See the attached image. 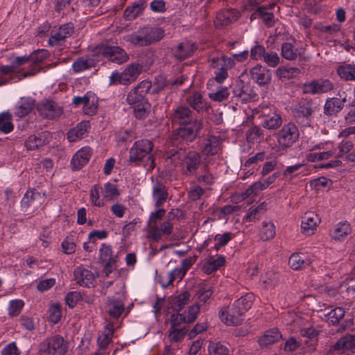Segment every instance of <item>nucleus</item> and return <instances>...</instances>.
<instances>
[{
	"label": "nucleus",
	"mask_w": 355,
	"mask_h": 355,
	"mask_svg": "<svg viewBox=\"0 0 355 355\" xmlns=\"http://www.w3.org/2000/svg\"><path fill=\"white\" fill-rule=\"evenodd\" d=\"M166 159H170L175 166H179L181 173L187 177L197 175L198 171L202 166L199 153L182 148H173L169 150L166 154Z\"/></svg>",
	"instance_id": "nucleus-1"
},
{
	"label": "nucleus",
	"mask_w": 355,
	"mask_h": 355,
	"mask_svg": "<svg viewBox=\"0 0 355 355\" xmlns=\"http://www.w3.org/2000/svg\"><path fill=\"white\" fill-rule=\"evenodd\" d=\"M153 146V143L148 139H141L135 141L129 151L130 162L139 165L147 157V160L144 165L149 170L153 169L155 163L153 156L150 154Z\"/></svg>",
	"instance_id": "nucleus-2"
},
{
	"label": "nucleus",
	"mask_w": 355,
	"mask_h": 355,
	"mask_svg": "<svg viewBox=\"0 0 355 355\" xmlns=\"http://www.w3.org/2000/svg\"><path fill=\"white\" fill-rule=\"evenodd\" d=\"M68 349V343L60 335L47 338L39 345V355H64Z\"/></svg>",
	"instance_id": "nucleus-3"
},
{
	"label": "nucleus",
	"mask_w": 355,
	"mask_h": 355,
	"mask_svg": "<svg viewBox=\"0 0 355 355\" xmlns=\"http://www.w3.org/2000/svg\"><path fill=\"white\" fill-rule=\"evenodd\" d=\"M209 62L215 69V80L218 83H222L227 78V71L235 65L234 60L225 55L209 58Z\"/></svg>",
	"instance_id": "nucleus-4"
},
{
	"label": "nucleus",
	"mask_w": 355,
	"mask_h": 355,
	"mask_svg": "<svg viewBox=\"0 0 355 355\" xmlns=\"http://www.w3.org/2000/svg\"><path fill=\"white\" fill-rule=\"evenodd\" d=\"M200 312L198 304L189 306L183 313H173L170 318L171 329H188L187 324L194 322Z\"/></svg>",
	"instance_id": "nucleus-5"
},
{
	"label": "nucleus",
	"mask_w": 355,
	"mask_h": 355,
	"mask_svg": "<svg viewBox=\"0 0 355 355\" xmlns=\"http://www.w3.org/2000/svg\"><path fill=\"white\" fill-rule=\"evenodd\" d=\"M202 122L200 119H195L187 125H181L174 132L175 139H181L186 142L193 141L199 135L202 129Z\"/></svg>",
	"instance_id": "nucleus-6"
},
{
	"label": "nucleus",
	"mask_w": 355,
	"mask_h": 355,
	"mask_svg": "<svg viewBox=\"0 0 355 355\" xmlns=\"http://www.w3.org/2000/svg\"><path fill=\"white\" fill-rule=\"evenodd\" d=\"M299 137L297 126L291 123L284 125L277 133L279 148L284 150L291 146Z\"/></svg>",
	"instance_id": "nucleus-7"
},
{
	"label": "nucleus",
	"mask_w": 355,
	"mask_h": 355,
	"mask_svg": "<svg viewBox=\"0 0 355 355\" xmlns=\"http://www.w3.org/2000/svg\"><path fill=\"white\" fill-rule=\"evenodd\" d=\"M334 89L333 83L329 79H316L304 83L302 90L306 94H321L327 93Z\"/></svg>",
	"instance_id": "nucleus-8"
},
{
	"label": "nucleus",
	"mask_w": 355,
	"mask_h": 355,
	"mask_svg": "<svg viewBox=\"0 0 355 355\" xmlns=\"http://www.w3.org/2000/svg\"><path fill=\"white\" fill-rule=\"evenodd\" d=\"M151 83L144 80L133 87L127 94L126 102L131 106L141 103L146 100L145 94L151 88Z\"/></svg>",
	"instance_id": "nucleus-9"
},
{
	"label": "nucleus",
	"mask_w": 355,
	"mask_h": 355,
	"mask_svg": "<svg viewBox=\"0 0 355 355\" xmlns=\"http://www.w3.org/2000/svg\"><path fill=\"white\" fill-rule=\"evenodd\" d=\"M243 313L234 304L220 310V318L227 325H239L243 320Z\"/></svg>",
	"instance_id": "nucleus-10"
},
{
	"label": "nucleus",
	"mask_w": 355,
	"mask_h": 355,
	"mask_svg": "<svg viewBox=\"0 0 355 355\" xmlns=\"http://www.w3.org/2000/svg\"><path fill=\"white\" fill-rule=\"evenodd\" d=\"M74 31L72 23H67L62 25L58 28L52 30L49 43L51 46L61 45L65 42L66 38L69 37Z\"/></svg>",
	"instance_id": "nucleus-11"
},
{
	"label": "nucleus",
	"mask_w": 355,
	"mask_h": 355,
	"mask_svg": "<svg viewBox=\"0 0 355 355\" xmlns=\"http://www.w3.org/2000/svg\"><path fill=\"white\" fill-rule=\"evenodd\" d=\"M101 53L109 60L116 64L125 62L129 58L126 52L117 46H102Z\"/></svg>",
	"instance_id": "nucleus-12"
},
{
	"label": "nucleus",
	"mask_w": 355,
	"mask_h": 355,
	"mask_svg": "<svg viewBox=\"0 0 355 355\" xmlns=\"http://www.w3.org/2000/svg\"><path fill=\"white\" fill-rule=\"evenodd\" d=\"M195 119L193 116V112L189 107L184 105L178 106L171 115L173 125H187Z\"/></svg>",
	"instance_id": "nucleus-13"
},
{
	"label": "nucleus",
	"mask_w": 355,
	"mask_h": 355,
	"mask_svg": "<svg viewBox=\"0 0 355 355\" xmlns=\"http://www.w3.org/2000/svg\"><path fill=\"white\" fill-rule=\"evenodd\" d=\"M37 111L43 117L53 119L62 114V109L52 101L41 102L37 107Z\"/></svg>",
	"instance_id": "nucleus-14"
},
{
	"label": "nucleus",
	"mask_w": 355,
	"mask_h": 355,
	"mask_svg": "<svg viewBox=\"0 0 355 355\" xmlns=\"http://www.w3.org/2000/svg\"><path fill=\"white\" fill-rule=\"evenodd\" d=\"M143 67L139 63L129 64L122 73H120L119 83L128 85L135 82L142 71Z\"/></svg>",
	"instance_id": "nucleus-15"
},
{
	"label": "nucleus",
	"mask_w": 355,
	"mask_h": 355,
	"mask_svg": "<svg viewBox=\"0 0 355 355\" xmlns=\"http://www.w3.org/2000/svg\"><path fill=\"white\" fill-rule=\"evenodd\" d=\"M41 198L40 193L35 189L28 190L21 201V207L26 212L31 213L40 205L39 200Z\"/></svg>",
	"instance_id": "nucleus-16"
},
{
	"label": "nucleus",
	"mask_w": 355,
	"mask_h": 355,
	"mask_svg": "<svg viewBox=\"0 0 355 355\" xmlns=\"http://www.w3.org/2000/svg\"><path fill=\"white\" fill-rule=\"evenodd\" d=\"M251 78L259 85H268L271 80V73L266 67L261 64H257L250 71Z\"/></svg>",
	"instance_id": "nucleus-17"
},
{
	"label": "nucleus",
	"mask_w": 355,
	"mask_h": 355,
	"mask_svg": "<svg viewBox=\"0 0 355 355\" xmlns=\"http://www.w3.org/2000/svg\"><path fill=\"white\" fill-rule=\"evenodd\" d=\"M74 279L78 284L84 287H90L94 286L95 277L94 274L88 269L79 266L73 271Z\"/></svg>",
	"instance_id": "nucleus-18"
},
{
	"label": "nucleus",
	"mask_w": 355,
	"mask_h": 355,
	"mask_svg": "<svg viewBox=\"0 0 355 355\" xmlns=\"http://www.w3.org/2000/svg\"><path fill=\"white\" fill-rule=\"evenodd\" d=\"M105 311L112 318L118 319L125 311L124 303L118 298H108L105 303Z\"/></svg>",
	"instance_id": "nucleus-19"
},
{
	"label": "nucleus",
	"mask_w": 355,
	"mask_h": 355,
	"mask_svg": "<svg viewBox=\"0 0 355 355\" xmlns=\"http://www.w3.org/2000/svg\"><path fill=\"white\" fill-rule=\"evenodd\" d=\"M152 196L155 200L156 207H161L168 199V189L165 184L159 180H156L153 183Z\"/></svg>",
	"instance_id": "nucleus-20"
},
{
	"label": "nucleus",
	"mask_w": 355,
	"mask_h": 355,
	"mask_svg": "<svg viewBox=\"0 0 355 355\" xmlns=\"http://www.w3.org/2000/svg\"><path fill=\"white\" fill-rule=\"evenodd\" d=\"M187 103L196 112H205L209 109V105L203 95L200 92H196L187 97Z\"/></svg>",
	"instance_id": "nucleus-21"
},
{
	"label": "nucleus",
	"mask_w": 355,
	"mask_h": 355,
	"mask_svg": "<svg viewBox=\"0 0 355 355\" xmlns=\"http://www.w3.org/2000/svg\"><path fill=\"white\" fill-rule=\"evenodd\" d=\"M140 29L146 46L159 41L164 37V31L161 28L145 26Z\"/></svg>",
	"instance_id": "nucleus-22"
},
{
	"label": "nucleus",
	"mask_w": 355,
	"mask_h": 355,
	"mask_svg": "<svg viewBox=\"0 0 355 355\" xmlns=\"http://www.w3.org/2000/svg\"><path fill=\"white\" fill-rule=\"evenodd\" d=\"M240 17V13L235 9H227L218 13L216 26L223 27L228 26L236 21Z\"/></svg>",
	"instance_id": "nucleus-23"
},
{
	"label": "nucleus",
	"mask_w": 355,
	"mask_h": 355,
	"mask_svg": "<svg viewBox=\"0 0 355 355\" xmlns=\"http://www.w3.org/2000/svg\"><path fill=\"white\" fill-rule=\"evenodd\" d=\"M35 105V101L31 97H22L15 107V114L18 117H24L30 114Z\"/></svg>",
	"instance_id": "nucleus-24"
},
{
	"label": "nucleus",
	"mask_w": 355,
	"mask_h": 355,
	"mask_svg": "<svg viewBox=\"0 0 355 355\" xmlns=\"http://www.w3.org/2000/svg\"><path fill=\"white\" fill-rule=\"evenodd\" d=\"M91 157L90 148H82L78 150L72 157L71 166L73 170H80L89 161Z\"/></svg>",
	"instance_id": "nucleus-25"
},
{
	"label": "nucleus",
	"mask_w": 355,
	"mask_h": 355,
	"mask_svg": "<svg viewBox=\"0 0 355 355\" xmlns=\"http://www.w3.org/2000/svg\"><path fill=\"white\" fill-rule=\"evenodd\" d=\"M196 49V47L194 43L185 42L179 44L176 49L173 50V53L176 59L182 60L190 57Z\"/></svg>",
	"instance_id": "nucleus-26"
},
{
	"label": "nucleus",
	"mask_w": 355,
	"mask_h": 355,
	"mask_svg": "<svg viewBox=\"0 0 355 355\" xmlns=\"http://www.w3.org/2000/svg\"><path fill=\"white\" fill-rule=\"evenodd\" d=\"M346 98L339 99L338 98H328L324 106V113L327 115H336L344 107Z\"/></svg>",
	"instance_id": "nucleus-27"
},
{
	"label": "nucleus",
	"mask_w": 355,
	"mask_h": 355,
	"mask_svg": "<svg viewBox=\"0 0 355 355\" xmlns=\"http://www.w3.org/2000/svg\"><path fill=\"white\" fill-rule=\"evenodd\" d=\"M319 221L318 216L313 213H306L302 218L301 228L303 233L311 235Z\"/></svg>",
	"instance_id": "nucleus-28"
},
{
	"label": "nucleus",
	"mask_w": 355,
	"mask_h": 355,
	"mask_svg": "<svg viewBox=\"0 0 355 355\" xmlns=\"http://www.w3.org/2000/svg\"><path fill=\"white\" fill-rule=\"evenodd\" d=\"M220 139L216 136H209L204 139L202 151V153L209 156L213 155L218 153L219 150Z\"/></svg>",
	"instance_id": "nucleus-29"
},
{
	"label": "nucleus",
	"mask_w": 355,
	"mask_h": 355,
	"mask_svg": "<svg viewBox=\"0 0 355 355\" xmlns=\"http://www.w3.org/2000/svg\"><path fill=\"white\" fill-rule=\"evenodd\" d=\"M48 132L39 133L37 135H32L25 142V146L28 150H33L44 146L46 141Z\"/></svg>",
	"instance_id": "nucleus-30"
},
{
	"label": "nucleus",
	"mask_w": 355,
	"mask_h": 355,
	"mask_svg": "<svg viewBox=\"0 0 355 355\" xmlns=\"http://www.w3.org/2000/svg\"><path fill=\"white\" fill-rule=\"evenodd\" d=\"M282 337L281 333L277 329H272L266 331L259 339V345L266 347L278 341Z\"/></svg>",
	"instance_id": "nucleus-31"
},
{
	"label": "nucleus",
	"mask_w": 355,
	"mask_h": 355,
	"mask_svg": "<svg viewBox=\"0 0 355 355\" xmlns=\"http://www.w3.org/2000/svg\"><path fill=\"white\" fill-rule=\"evenodd\" d=\"M288 264L293 270H302L309 266L311 261L309 259L304 258L300 254L295 253L290 257Z\"/></svg>",
	"instance_id": "nucleus-32"
},
{
	"label": "nucleus",
	"mask_w": 355,
	"mask_h": 355,
	"mask_svg": "<svg viewBox=\"0 0 355 355\" xmlns=\"http://www.w3.org/2000/svg\"><path fill=\"white\" fill-rule=\"evenodd\" d=\"M144 3L141 1L128 6L124 11L123 17L125 20L131 21L137 17L144 10Z\"/></svg>",
	"instance_id": "nucleus-33"
},
{
	"label": "nucleus",
	"mask_w": 355,
	"mask_h": 355,
	"mask_svg": "<svg viewBox=\"0 0 355 355\" xmlns=\"http://www.w3.org/2000/svg\"><path fill=\"white\" fill-rule=\"evenodd\" d=\"M335 350H345L355 348V334H347L340 338L334 345Z\"/></svg>",
	"instance_id": "nucleus-34"
},
{
	"label": "nucleus",
	"mask_w": 355,
	"mask_h": 355,
	"mask_svg": "<svg viewBox=\"0 0 355 355\" xmlns=\"http://www.w3.org/2000/svg\"><path fill=\"white\" fill-rule=\"evenodd\" d=\"M351 233V227L347 222L339 223L331 232L332 238L336 241H341L344 237Z\"/></svg>",
	"instance_id": "nucleus-35"
},
{
	"label": "nucleus",
	"mask_w": 355,
	"mask_h": 355,
	"mask_svg": "<svg viewBox=\"0 0 355 355\" xmlns=\"http://www.w3.org/2000/svg\"><path fill=\"white\" fill-rule=\"evenodd\" d=\"M87 123H80L75 128L71 129L67 133L69 141L73 142L82 139L87 132Z\"/></svg>",
	"instance_id": "nucleus-36"
},
{
	"label": "nucleus",
	"mask_w": 355,
	"mask_h": 355,
	"mask_svg": "<svg viewBox=\"0 0 355 355\" xmlns=\"http://www.w3.org/2000/svg\"><path fill=\"white\" fill-rule=\"evenodd\" d=\"M98 107V98L92 94L87 93L83 105V112L87 115H94Z\"/></svg>",
	"instance_id": "nucleus-37"
},
{
	"label": "nucleus",
	"mask_w": 355,
	"mask_h": 355,
	"mask_svg": "<svg viewBox=\"0 0 355 355\" xmlns=\"http://www.w3.org/2000/svg\"><path fill=\"white\" fill-rule=\"evenodd\" d=\"M282 123V119L279 114L272 112L268 117L262 120L261 125L268 130H275L278 128Z\"/></svg>",
	"instance_id": "nucleus-38"
},
{
	"label": "nucleus",
	"mask_w": 355,
	"mask_h": 355,
	"mask_svg": "<svg viewBox=\"0 0 355 355\" xmlns=\"http://www.w3.org/2000/svg\"><path fill=\"white\" fill-rule=\"evenodd\" d=\"M190 293L188 291H184L178 295L175 296L172 302V307L174 311L179 312L185 305L189 304L190 301Z\"/></svg>",
	"instance_id": "nucleus-39"
},
{
	"label": "nucleus",
	"mask_w": 355,
	"mask_h": 355,
	"mask_svg": "<svg viewBox=\"0 0 355 355\" xmlns=\"http://www.w3.org/2000/svg\"><path fill=\"white\" fill-rule=\"evenodd\" d=\"M12 114L8 112L0 113V131L7 134L12 131Z\"/></svg>",
	"instance_id": "nucleus-40"
},
{
	"label": "nucleus",
	"mask_w": 355,
	"mask_h": 355,
	"mask_svg": "<svg viewBox=\"0 0 355 355\" xmlns=\"http://www.w3.org/2000/svg\"><path fill=\"white\" fill-rule=\"evenodd\" d=\"M339 76L345 80H355V64H345L337 69Z\"/></svg>",
	"instance_id": "nucleus-41"
},
{
	"label": "nucleus",
	"mask_w": 355,
	"mask_h": 355,
	"mask_svg": "<svg viewBox=\"0 0 355 355\" xmlns=\"http://www.w3.org/2000/svg\"><path fill=\"white\" fill-rule=\"evenodd\" d=\"M107 332L103 333L98 338V344L99 349L105 351L106 347L110 344L112 340L113 334V325L112 323H108L106 326Z\"/></svg>",
	"instance_id": "nucleus-42"
},
{
	"label": "nucleus",
	"mask_w": 355,
	"mask_h": 355,
	"mask_svg": "<svg viewBox=\"0 0 355 355\" xmlns=\"http://www.w3.org/2000/svg\"><path fill=\"white\" fill-rule=\"evenodd\" d=\"M225 263V257L218 256L216 259L211 258L207 261V265L204 267L205 273L209 275L216 271L220 267Z\"/></svg>",
	"instance_id": "nucleus-43"
},
{
	"label": "nucleus",
	"mask_w": 355,
	"mask_h": 355,
	"mask_svg": "<svg viewBox=\"0 0 355 355\" xmlns=\"http://www.w3.org/2000/svg\"><path fill=\"white\" fill-rule=\"evenodd\" d=\"M202 170L201 173L195 175L198 182L200 184H203L205 185H211L214 182V177L212 174L209 172L208 166L207 164H203L202 167L200 168Z\"/></svg>",
	"instance_id": "nucleus-44"
},
{
	"label": "nucleus",
	"mask_w": 355,
	"mask_h": 355,
	"mask_svg": "<svg viewBox=\"0 0 355 355\" xmlns=\"http://www.w3.org/2000/svg\"><path fill=\"white\" fill-rule=\"evenodd\" d=\"M253 295L248 293L236 300L234 304L245 313L251 307Z\"/></svg>",
	"instance_id": "nucleus-45"
},
{
	"label": "nucleus",
	"mask_w": 355,
	"mask_h": 355,
	"mask_svg": "<svg viewBox=\"0 0 355 355\" xmlns=\"http://www.w3.org/2000/svg\"><path fill=\"white\" fill-rule=\"evenodd\" d=\"M247 139L250 142L261 141L263 139V131L258 126L254 125L246 132Z\"/></svg>",
	"instance_id": "nucleus-46"
},
{
	"label": "nucleus",
	"mask_w": 355,
	"mask_h": 355,
	"mask_svg": "<svg viewBox=\"0 0 355 355\" xmlns=\"http://www.w3.org/2000/svg\"><path fill=\"white\" fill-rule=\"evenodd\" d=\"M276 73L280 78L291 79L298 75L300 70L297 67H279L277 69Z\"/></svg>",
	"instance_id": "nucleus-47"
},
{
	"label": "nucleus",
	"mask_w": 355,
	"mask_h": 355,
	"mask_svg": "<svg viewBox=\"0 0 355 355\" xmlns=\"http://www.w3.org/2000/svg\"><path fill=\"white\" fill-rule=\"evenodd\" d=\"M275 235V227L272 223L263 222L261 232V239L266 241L272 239Z\"/></svg>",
	"instance_id": "nucleus-48"
},
{
	"label": "nucleus",
	"mask_w": 355,
	"mask_h": 355,
	"mask_svg": "<svg viewBox=\"0 0 355 355\" xmlns=\"http://www.w3.org/2000/svg\"><path fill=\"white\" fill-rule=\"evenodd\" d=\"M124 39L126 42H130L133 45L140 46H146L140 28L137 31L126 35Z\"/></svg>",
	"instance_id": "nucleus-49"
},
{
	"label": "nucleus",
	"mask_w": 355,
	"mask_h": 355,
	"mask_svg": "<svg viewBox=\"0 0 355 355\" xmlns=\"http://www.w3.org/2000/svg\"><path fill=\"white\" fill-rule=\"evenodd\" d=\"M99 259L102 263L116 262V259L112 255L111 247L106 244H103L100 249Z\"/></svg>",
	"instance_id": "nucleus-50"
},
{
	"label": "nucleus",
	"mask_w": 355,
	"mask_h": 355,
	"mask_svg": "<svg viewBox=\"0 0 355 355\" xmlns=\"http://www.w3.org/2000/svg\"><path fill=\"white\" fill-rule=\"evenodd\" d=\"M101 187L99 184L94 185L89 191L90 201L92 204L96 207H103L104 202L103 200L100 199V190Z\"/></svg>",
	"instance_id": "nucleus-51"
},
{
	"label": "nucleus",
	"mask_w": 355,
	"mask_h": 355,
	"mask_svg": "<svg viewBox=\"0 0 355 355\" xmlns=\"http://www.w3.org/2000/svg\"><path fill=\"white\" fill-rule=\"evenodd\" d=\"M282 55L288 60H293L297 58V50L292 44L285 42L282 46Z\"/></svg>",
	"instance_id": "nucleus-52"
},
{
	"label": "nucleus",
	"mask_w": 355,
	"mask_h": 355,
	"mask_svg": "<svg viewBox=\"0 0 355 355\" xmlns=\"http://www.w3.org/2000/svg\"><path fill=\"white\" fill-rule=\"evenodd\" d=\"M120 194L117 186L114 184L107 182L104 185L103 197L104 198L111 200L119 196Z\"/></svg>",
	"instance_id": "nucleus-53"
},
{
	"label": "nucleus",
	"mask_w": 355,
	"mask_h": 355,
	"mask_svg": "<svg viewBox=\"0 0 355 355\" xmlns=\"http://www.w3.org/2000/svg\"><path fill=\"white\" fill-rule=\"evenodd\" d=\"M134 110L135 116L137 119H144L147 116L148 114V110L150 108V105L148 103L145 101L141 103L132 106Z\"/></svg>",
	"instance_id": "nucleus-54"
},
{
	"label": "nucleus",
	"mask_w": 355,
	"mask_h": 355,
	"mask_svg": "<svg viewBox=\"0 0 355 355\" xmlns=\"http://www.w3.org/2000/svg\"><path fill=\"white\" fill-rule=\"evenodd\" d=\"M185 273L180 268H175L168 273V281L166 282H160L162 286L166 288L169 285L172 284L173 281L176 279L180 280L185 276Z\"/></svg>",
	"instance_id": "nucleus-55"
},
{
	"label": "nucleus",
	"mask_w": 355,
	"mask_h": 355,
	"mask_svg": "<svg viewBox=\"0 0 355 355\" xmlns=\"http://www.w3.org/2000/svg\"><path fill=\"white\" fill-rule=\"evenodd\" d=\"M279 282V275L276 272H268L266 275V279L263 280V287L266 289L275 288Z\"/></svg>",
	"instance_id": "nucleus-56"
},
{
	"label": "nucleus",
	"mask_w": 355,
	"mask_h": 355,
	"mask_svg": "<svg viewBox=\"0 0 355 355\" xmlns=\"http://www.w3.org/2000/svg\"><path fill=\"white\" fill-rule=\"evenodd\" d=\"M233 234L230 232H226L223 234H216L214 239L216 242L214 248L218 250L221 247L225 246L232 239Z\"/></svg>",
	"instance_id": "nucleus-57"
},
{
	"label": "nucleus",
	"mask_w": 355,
	"mask_h": 355,
	"mask_svg": "<svg viewBox=\"0 0 355 355\" xmlns=\"http://www.w3.org/2000/svg\"><path fill=\"white\" fill-rule=\"evenodd\" d=\"M188 331V329H171L168 330V338L172 342H180Z\"/></svg>",
	"instance_id": "nucleus-58"
},
{
	"label": "nucleus",
	"mask_w": 355,
	"mask_h": 355,
	"mask_svg": "<svg viewBox=\"0 0 355 355\" xmlns=\"http://www.w3.org/2000/svg\"><path fill=\"white\" fill-rule=\"evenodd\" d=\"M345 311L342 307H336L331 310L328 314V320L332 324H337L345 316Z\"/></svg>",
	"instance_id": "nucleus-59"
},
{
	"label": "nucleus",
	"mask_w": 355,
	"mask_h": 355,
	"mask_svg": "<svg viewBox=\"0 0 355 355\" xmlns=\"http://www.w3.org/2000/svg\"><path fill=\"white\" fill-rule=\"evenodd\" d=\"M230 95L227 87H220L216 92L209 94V97L215 101L221 102L226 100Z\"/></svg>",
	"instance_id": "nucleus-60"
},
{
	"label": "nucleus",
	"mask_w": 355,
	"mask_h": 355,
	"mask_svg": "<svg viewBox=\"0 0 355 355\" xmlns=\"http://www.w3.org/2000/svg\"><path fill=\"white\" fill-rule=\"evenodd\" d=\"M213 291L209 286H202L200 287L198 291L196 292V296L197 299L199 300V302H202L205 304L207 300L210 298L212 295Z\"/></svg>",
	"instance_id": "nucleus-61"
},
{
	"label": "nucleus",
	"mask_w": 355,
	"mask_h": 355,
	"mask_svg": "<svg viewBox=\"0 0 355 355\" xmlns=\"http://www.w3.org/2000/svg\"><path fill=\"white\" fill-rule=\"evenodd\" d=\"M24 304L22 300H15L10 302L8 314L11 317L17 316L21 312Z\"/></svg>",
	"instance_id": "nucleus-62"
},
{
	"label": "nucleus",
	"mask_w": 355,
	"mask_h": 355,
	"mask_svg": "<svg viewBox=\"0 0 355 355\" xmlns=\"http://www.w3.org/2000/svg\"><path fill=\"white\" fill-rule=\"evenodd\" d=\"M49 320L53 324L58 323L62 316L61 307L60 304L52 305L49 310Z\"/></svg>",
	"instance_id": "nucleus-63"
},
{
	"label": "nucleus",
	"mask_w": 355,
	"mask_h": 355,
	"mask_svg": "<svg viewBox=\"0 0 355 355\" xmlns=\"http://www.w3.org/2000/svg\"><path fill=\"white\" fill-rule=\"evenodd\" d=\"M228 352L227 348L219 343H211L209 346L210 355H227Z\"/></svg>",
	"instance_id": "nucleus-64"
}]
</instances>
